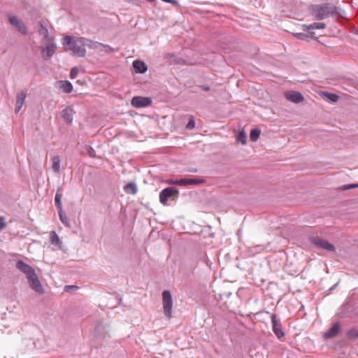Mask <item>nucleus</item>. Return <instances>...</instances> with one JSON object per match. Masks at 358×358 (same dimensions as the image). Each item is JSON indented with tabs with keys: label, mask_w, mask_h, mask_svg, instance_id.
Masks as SVG:
<instances>
[{
	"label": "nucleus",
	"mask_w": 358,
	"mask_h": 358,
	"mask_svg": "<svg viewBox=\"0 0 358 358\" xmlns=\"http://www.w3.org/2000/svg\"><path fill=\"white\" fill-rule=\"evenodd\" d=\"M27 97V91H21L16 94L15 113H18L22 108Z\"/></svg>",
	"instance_id": "f8f14e48"
},
{
	"label": "nucleus",
	"mask_w": 358,
	"mask_h": 358,
	"mask_svg": "<svg viewBox=\"0 0 358 358\" xmlns=\"http://www.w3.org/2000/svg\"><path fill=\"white\" fill-rule=\"evenodd\" d=\"M310 10L315 20H321L329 16L340 15L341 9L331 3H324L312 5Z\"/></svg>",
	"instance_id": "7ed1b4c3"
},
{
	"label": "nucleus",
	"mask_w": 358,
	"mask_h": 358,
	"mask_svg": "<svg viewBox=\"0 0 358 358\" xmlns=\"http://www.w3.org/2000/svg\"><path fill=\"white\" fill-rule=\"evenodd\" d=\"M50 242L54 245H59L62 243L59 236L55 231H51L50 233Z\"/></svg>",
	"instance_id": "a878e982"
},
{
	"label": "nucleus",
	"mask_w": 358,
	"mask_h": 358,
	"mask_svg": "<svg viewBox=\"0 0 358 358\" xmlns=\"http://www.w3.org/2000/svg\"><path fill=\"white\" fill-rule=\"evenodd\" d=\"M7 224L5 222V218L0 216V231H2L6 227Z\"/></svg>",
	"instance_id": "f704fd0d"
},
{
	"label": "nucleus",
	"mask_w": 358,
	"mask_h": 358,
	"mask_svg": "<svg viewBox=\"0 0 358 358\" xmlns=\"http://www.w3.org/2000/svg\"><path fill=\"white\" fill-rule=\"evenodd\" d=\"M201 88L204 90V91H209L210 90V87L208 86V85H202L201 86Z\"/></svg>",
	"instance_id": "4c0bfd02"
},
{
	"label": "nucleus",
	"mask_w": 358,
	"mask_h": 358,
	"mask_svg": "<svg viewBox=\"0 0 358 358\" xmlns=\"http://www.w3.org/2000/svg\"><path fill=\"white\" fill-rule=\"evenodd\" d=\"M42 44L43 45L40 46L42 58L44 60H48L55 53L57 45L54 38L42 41Z\"/></svg>",
	"instance_id": "20e7f679"
},
{
	"label": "nucleus",
	"mask_w": 358,
	"mask_h": 358,
	"mask_svg": "<svg viewBox=\"0 0 358 358\" xmlns=\"http://www.w3.org/2000/svg\"><path fill=\"white\" fill-rule=\"evenodd\" d=\"M175 185L180 186L197 185L205 182L202 178H181L176 180Z\"/></svg>",
	"instance_id": "9d476101"
},
{
	"label": "nucleus",
	"mask_w": 358,
	"mask_h": 358,
	"mask_svg": "<svg viewBox=\"0 0 358 358\" xmlns=\"http://www.w3.org/2000/svg\"><path fill=\"white\" fill-rule=\"evenodd\" d=\"M58 214L59 216V219L61 222L66 226H69V217L64 213L63 210L61 211H58Z\"/></svg>",
	"instance_id": "c85d7f7f"
},
{
	"label": "nucleus",
	"mask_w": 358,
	"mask_h": 358,
	"mask_svg": "<svg viewBox=\"0 0 358 358\" xmlns=\"http://www.w3.org/2000/svg\"><path fill=\"white\" fill-rule=\"evenodd\" d=\"M15 266L17 269L26 275L29 286L33 290L39 294L44 293L38 277L31 266L19 259L17 261Z\"/></svg>",
	"instance_id": "f03ea898"
},
{
	"label": "nucleus",
	"mask_w": 358,
	"mask_h": 358,
	"mask_svg": "<svg viewBox=\"0 0 358 358\" xmlns=\"http://www.w3.org/2000/svg\"><path fill=\"white\" fill-rule=\"evenodd\" d=\"M178 196L179 191L177 188L169 187L162 189L159 193V201L163 205H166L169 199L175 200L178 199Z\"/></svg>",
	"instance_id": "39448f33"
},
{
	"label": "nucleus",
	"mask_w": 358,
	"mask_h": 358,
	"mask_svg": "<svg viewBox=\"0 0 358 358\" xmlns=\"http://www.w3.org/2000/svg\"><path fill=\"white\" fill-rule=\"evenodd\" d=\"M124 191L127 194H136L138 191L137 185L135 182H129L124 185Z\"/></svg>",
	"instance_id": "6ab92c4d"
},
{
	"label": "nucleus",
	"mask_w": 358,
	"mask_h": 358,
	"mask_svg": "<svg viewBox=\"0 0 358 358\" xmlns=\"http://www.w3.org/2000/svg\"><path fill=\"white\" fill-rule=\"evenodd\" d=\"M285 98L295 103H299L303 100L302 94L299 92H289L285 93Z\"/></svg>",
	"instance_id": "ddd939ff"
},
{
	"label": "nucleus",
	"mask_w": 358,
	"mask_h": 358,
	"mask_svg": "<svg viewBox=\"0 0 358 358\" xmlns=\"http://www.w3.org/2000/svg\"><path fill=\"white\" fill-rule=\"evenodd\" d=\"M176 180H169L167 181V182L170 185H175Z\"/></svg>",
	"instance_id": "58836bf2"
},
{
	"label": "nucleus",
	"mask_w": 358,
	"mask_h": 358,
	"mask_svg": "<svg viewBox=\"0 0 358 358\" xmlns=\"http://www.w3.org/2000/svg\"><path fill=\"white\" fill-rule=\"evenodd\" d=\"M271 324H272V330L275 334V336L278 339H281L285 336V332L282 329V324L280 320L277 318L275 314H272L271 316Z\"/></svg>",
	"instance_id": "6e6552de"
},
{
	"label": "nucleus",
	"mask_w": 358,
	"mask_h": 358,
	"mask_svg": "<svg viewBox=\"0 0 358 358\" xmlns=\"http://www.w3.org/2000/svg\"><path fill=\"white\" fill-rule=\"evenodd\" d=\"M78 73V69L77 67H73V69H71V72H70L71 78V79L75 78L77 76Z\"/></svg>",
	"instance_id": "2f4dec72"
},
{
	"label": "nucleus",
	"mask_w": 358,
	"mask_h": 358,
	"mask_svg": "<svg viewBox=\"0 0 358 358\" xmlns=\"http://www.w3.org/2000/svg\"><path fill=\"white\" fill-rule=\"evenodd\" d=\"M63 45L67 46V49L72 51L74 56L79 57L85 56V47L95 50L96 45H98L90 39L84 37L75 38L71 36H66L63 38Z\"/></svg>",
	"instance_id": "f257e3e1"
},
{
	"label": "nucleus",
	"mask_w": 358,
	"mask_h": 358,
	"mask_svg": "<svg viewBox=\"0 0 358 358\" xmlns=\"http://www.w3.org/2000/svg\"><path fill=\"white\" fill-rule=\"evenodd\" d=\"M348 338L350 340H356L358 338V329L352 328L349 329L346 334Z\"/></svg>",
	"instance_id": "393cba45"
},
{
	"label": "nucleus",
	"mask_w": 358,
	"mask_h": 358,
	"mask_svg": "<svg viewBox=\"0 0 358 358\" xmlns=\"http://www.w3.org/2000/svg\"><path fill=\"white\" fill-rule=\"evenodd\" d=\"M195 127V122H194V120L193 119V117L190 118L187 126H186V128L188 129H192Z\"/></svg>",
	"instance_id": "473e14b6"
},
{
	"label": "nucleus",
	"mask_w": 358,
	"mask_h": 358,
	"mask_svg": "<svg viewBox=\"0 0 358 358\" xmlns=\"http://www.w3.org/2000/svg\"><path fill=\"white\" fill-rule=\"evenodd\" d=\"M162 303L164 313L168 318H171L173 308V299L171 294L169 290H164L162 292Z\"/></svg>",
	"instance_id": "423d86ee"
},
{
	"label": "nucleus",
	"mask_w": 358,
	"mask_h": 358,
	"mask_svg": "<svg viewBox=\"0 0 358 358\" xmlns=\"http://www.w3.org/2000/svg\"><path fill=\"white\" fill-rule=\"evenodd\" d=\"M94 43L97 45H96V50H99L101 51L104 50L106 53H108V54L113 52L115 51V49L109 46L108 45H106V44L96 42V41H94Z\"/></svg>",
	"instance_id": "412c9836"
},
{
	"label": "nucleus",
	"mask_w": 358,
	"mask_h": 358,
	"mask_svg": "<svg viewBox=\"0 0 358 358\" xmlns=\"http://www.w3.org/2000/svg\"><path fill=\"white\" fill-rule=\"evenodd\" d=\"M355 187H358V183L344 185L341 189L342 190H347V189H350L355 188Z\"/></svg>",
	"instance_id": "72a5a7b5"
},
{
	"label": "nucleus",
	"mask_w": 358,
	"mask_h": 358,
	"mask_svg": "<svg viewBox=\"0 0 358 358\" xmlns=\"http://www.w3.org/2000/svg\"><path fill=\"white\" fill-rule=\"evenodd\" d=\"M55 203L57 211L63 210L62 205V194L59 193V190L57 192L55 197Z\"/></svg>",
	"instance_id": "5701e85b"
},
{
	"label": "nucleus",
	"mask_w": 358,
	"mask_h": 358,
	"mask_svg": "<svg viewBox=\"0 0 358 358\" xmlns=\"http://www.w3.org/2000/svg\"><path fill=\"white\" fill-rule=\"evenodd\" d=\"M205 262L208 266H210V261L208 259H205Z\"/></svg>",
	"instance_id": "ea45409f"
},
{
	"label": "nucleus",
	"mask_w": 358,
	"mask_h": 358,
	"mask_svg": "<svg viewBox=\"0 0 358 358\" xmlns=\"http://www.w3.org/2000/svg\"><path fill=\"white\" fill-rule=\"evenodd\" d=\"M152 100L148 97L134 96L131 99V105L135 108H144L150 106Z\"/></svg>",
	"instance_id": "9b49d317"
},
{
	"label": "nucleus",
	"mask_w": 358,
	"mask_h": 358,
	"mask_svg": "<svg viewBox=\"0 0 358 358\" xmlns=\"http://www.w3.org/2000/svg\"><path fill=\"white\" fill-rule=\"evenodd\" d=\"M59 87L65 93H70L73 90L72 84L68 80H62L59 82Z\"/></svg>",
	"instance_id": "a211bd4d"
},
{
	"label": "nucleus",
	"mask_w": 358,
	"mask_h": 358,
	"mask_svg": "<svg viewBox=\"0 0 358 358\" xmlns=\"http://www.w3.org/2000/svg\"><path fill=\"white\" fill-rule=\"evenodd\" d=\"M310 240L311 243H313L314 245L327 251L334 252L336 250L334 245L324 238L318 236H313L311 237Z\"/></svg>",
	"instance_id": "0eeeda50"
},
{
	"label": "nucleus",
	"mask_w": 358,
	"mask_h": 358,
	"mask_svg": "<svg viewBox=\"0 0 358 358\" xmlns=\"http://www.w3.org/2000/svg\"><path fill=\"white\" fill-rule=\"evenodd\" d=\"M87 152L90 157H95L96 156V152L91 146H87Z\"/></svg>",
	"instance_id": "7c9ffc66"
},
{
	"label": "nucleus",
	"mask_w": 358,
	"mask_h": 358,
	"mask_svg": "<svg viewBox=\"0 0 358 358\" xmlns=\"http://www.w3.org/2000/svg\"><path fill=\"white\" fill-rule=\"evenodd\" d=\"M78 289V287L76 285H67L65 287L66 291H69L70 289L74 290V289Z\"/></svg>",
	"instance_id": "e433bc0d"
},
{
	"label": "nucleus",
	"mask_w": 358,
	"mask_h": 358,
	"mask_svg": "<svg viewBox=\"0 0 358 358\" xmlns=\"http://www.w3.org/2000/svg\"><path fill=\"white\" fill-rule=\"evenodd\" d=\"M8 21L22 35L28 34V29L25 24L16 16H9Z\"/></svg>",
	"instance_id": "1a4fd4ad"
},
{
	"label": "nucleus",
	"mask_w": 358,
	"mask_h": 358,
	"mask_svg": "<svg viewBox=\"0 0 358 358\" xmlns=\"http://www.w3.org/2000/svg\"><path fill=\"white\" fill-rule=\"evenodd\" d=\"M133 68L137 73H144L148 70L145 63L141 60H135L133 62Z\"/></svg>",
	"instance_id": "dca6fc26"
},
{
	"label": "nucleus",
	"mask_w": 358,
	"mask_h": 358,
	"mask_svg": "<svg viewBox=\"0 0 358 358\" xmlns=\"http://www.w3.org/2000/svg\"><path fill=\"white\" fill-rule=\"evenodd\" d=\"M3 327H4V329H1L3 334H11V331L10 330L6 331V329L10 327V324H8V325L7 324H3Z\"/></svg>",
	"instance_id": "c9c22d12"
},
{
	"label": "nucleus",
	"mask_w": 358,
	"mask_h": 358,
	"mask_svg": "<svg viewBox=\"0 0 358 358\" xmlns=\"http://www.w3.org/2000/svg\"><path fill=\"white\" fill-rule=\"evenodd\" d=\"M303 27H305L304 31L315 29H323L326 27V24L323 22H314L310 25H303Z\"/></svg>",
	"instance_id": "4be33fe9"
},
{
	"label": "nucleus",
	"mask_w": 358,
	"mask_h": 358,
	"mask_svg": "<svg viewBox=\"0 0 358 358\" xmlns=\"http://www.w3.org/2000/svg\"><path fill=\"white\" fill-rule=\"evenodd\" d=\"M341 330V327L338 322L335 323L328 331L324 334L325 339L332 338L336 336Z\"/></svg>",
	"instance_id": "2eb2a0df"
},
{
	"label": "nucleus",
	"mask_w": 358,
	"mask_h": 358,
	"mask_svg": "<svg viewBox=\"0 0 358 358\" xmlns=\"http://www.w3.org/2000/svg\"><path fill=\"white\" fill-rule=\"evenodd\" d=\"M323 94L325 98H327L328 100H329L331 102H337L339 99V96L336 94L329 93V92H324Z\"/></svg>",
	"instance_id": "bb28decb"
},
{
	"label": "nucleus",
	"mask_w": 358,
	"mask_h": 358,
	"mask_svg": "<svg viewBox=\"0 0 358 358\" xmlns=\"http://www.w3.org/2000/svg\"><path fill=\"white\" fill-rule=\"evenodd\" d=\"M74 113L75 112L71 108L67 107L62 110V117L66 122L70 124L73 121Z\"/></svg>",
	"instance_id": "f3484780"
},
{
	"label": "nucleus",
	"mask_w": 358,
	"mask_h": 358,
	"mask_svg": "<svg viewBox=\"0 0 358 358\" xmlns=\"http://www.w3.org/2000/svg\"><path fill=\"white\" fill-rule=\"evenodd\" d=\"M294 36L297 39L306 40L308 38V35L305 33H294Z\"/></svg>",
	"instance_id": "c756f323"
},
{
	"label": "nucleus",
	"mask_w": 358,
	"mask_h": 358,
	"mask_svg": "<svg viewBox=\"0 0 358 358\" xmlns=\"http://www.w3.org/2000/svg\"><path fill=\"white\" fill-rule=\"evenodd\" d=\"M38 24L39 27L38 32L39 35L43 36L42 41L53 38L52 37L50 36L47 25L45 24V22L43 20H40L38 22Z\"/></svg>",
	"instance_id": "4468645a"
},
{
	"label": "nucleus",
	"mask_w": 358,
	"mask_h": 358,
	"mask_svg": "<svg viewBox=\"0 0 358 358\" xmlns=\"http://www.w3.org/2000/svg\"><path fill=\"white\" fill-rule=\"evenodd\" d=\"M260 133H261V131L259 129H258V128L252 129L250 133V138L251 141H252V142L256 141L259 138Z\"/></svg>",
	"instance_id": "b1692460"
},
{
	"label": "nucleus",
	"mask_w": 358,
	"mask_h": 358,
	"mask_svg": "<svg viewBox=\"0 0 358 358\" xmlns=\"http://www.w3.org/2000/svg\"><path fill=\"white\" fill-rule=\"evenodd\" d=\"M52 166V169L55 173H59L60 170V158L58 155L53 156L51 159Z\"/></svg>",
	"instance_id": "aec40b11"
},
{
	"label": "nucleus",
	"mask_w": 358,
	"mask_h": 358,
	"mask_svg": "<svg viewBox=\"0 0 358 358\" xmlns=\"http://www.w3.org/2000/svg\"><path fill=\"white\" fill-rule=\"evenodd\" d=\"M236 141L243 145L246 143V134L244 131H241L237 134Z\"/></svg>",
	"instance_id": "cd10ccee"
}]
</instances>
